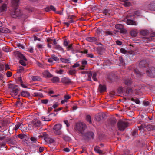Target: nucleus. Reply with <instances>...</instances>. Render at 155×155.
Returning a JSON list of instances; mask_svg holds the SVG:
<instances>
[{
  "label": "nucleus",
  "mask_w": 155,
  "mask_h": 155,
  "mask_svg": "<svg viewBox=\"0 0 155 155\" xmlns=\"http://www.w3.org/2000/svg\"><path fill=\"white\" fill-rule=\"evenodd\" d=\"M86 128V125L84 123L79 122L76 124V130L82 137L84 136V134Z\"/></svg>",
  "instance_id": "obj_1"
},
{
  "label": "nucleus",
  "mask_w": 155,
  "mask_h": 155,
  "mask_svg": "<svg viewBox=\"0 0 155 155\" xmlns=\"http://www.w3.org/2000/svg\"><path fill=\"white\" fill-rule=\"evenodd\" d=\"M11 15L12 18H16L17 17L20 18L25 19L27 17H24V15L23 14L22 11L19 8H16L11 11Z\"/></svg>",
  "instance_id": "obj_2"
},
{
  "label": "nucleus",
  "mask_w": 155,
  "mask_h": 155,
  "mask_svg": "<svg viewBox=\"0 0 155 155\" xmlns=\"http://www.w3.org/2000/svg\"><path fill=\"white\" fill-rule=\"evenodd\" d=\"M39 138H43L45 141L48 143H52L54 142V140L50 137L46 132H43L42 134L39 136Z\"/></svg>",
  "instance_id": "obj_3"
},
{
  "label": "nucleus",
  "mask_w": 155,
  "mask_h": 155,
  "mask_svg": "<svg viewBox=\"0 0 155 155\" xmlns=\"http://www.w3.org/2000/svg\"><path fill=\"white\" fill-rule=\"evenodd\" d=\"M145 73L148 76L151 78L155 77V68L151 67L147 68L145 70Z\"/></svg>",
  "instance_id": "obj_4"
},
{
  "label": "nucleus",
  "mask_w": 155,
  "mask_h": 155,
  "mask_svg": "<svg viewBox=\"0 0 155 155\" xmlns=\"http://www.w3.org/2000/svg\"><path fill=\"white\" fill-rule=\"evenodd\" d=\"M118 128L119 130L124 131L127 126V123L122 120H119L117 123Z\"/></svg>",
  "instance_id": "obj_5"
},
{
  "label": "nucleus",
  "mask_w": 155,
  "mask_h": 155,
  "mask_svg": "<svg viewBox=\"0 0 155 155\" xmlns=\"http://www.w3.org/2000/svg\"><path fill=\"white\" fill-rule=\"evenodd\" d=\"M62 127V125L60 124H57L54 127V129L55 130L54 133L56 135H60L62 134V132L60 130Z\"/></svg>",
  "instance_id": "obj_6"
},
{
  "label": "nucleus",
  "mask_w": 155,
  "mask_h": 155,
  "mask_svg": "<svg viewBox=\"0 0 155 155\" xmlns=\"http://www.w3.org/2000/svg\"><path fill=\"white\" fill-rule=\"evenodd\" d=\"M139 66L140 68L145 70L148 67V64L146 60H143L140 62Z\"/></svg>",
  "instance_id": "obj_7"
},
{
  "label": "nucleus",
  "mask_w": 155,
  "mask_h": 155,
  "mask_svg": "<svg viewBox=\"0 0 155 155\" xmlns=\"http://www.w3.org/2000/svg\"><path fill=\"white\" fill-rule=\"evenodd\" d=\"M84 135V136H83L82 137L84 140H87L91 137L92 139H93L94 134L93 132H89L87 133H85Z\"/></svg>",
  "instance_id": "obj_8"
},
{
  "label": "nucleus",
  "mask_w": 155,
  "mask_h": 155,
  "mask_svg": "<svg viewBox=\"0 0 155 155\" xmlns=\"http://www.w3.org/2000/svg\"><path fill=\"white\" fill-rule=\"evenodd\" d=\"M124 82L125 85L129 86L132 84V81L130 78L125 77L124 79Z\"/></svg>",
  "instance_id": "obj_9"
},
{
  "label": "nucleus",
  "mask_w": 155,
  "mask_h": 155,
  "mask_svg": "<svg viewBox=\"0 0 155 155\" xmlns=\"http://www.w3.org/2000/svg\"><path fill=\"white\" fill-rule=\"evenodd\" d=\"M61 81V82L66 84H69L71 83V79L68 77H64L62 78Z\"/></svg>",
  "instance_id": "obj_10"
},
{
  "label": "nucleus",
  "mask_w": 155,
  "mask_h": 155,
  "mask_svg": "<svg viewBox=\"0 0 155 155\" xmlns=\"http://www.w3.org/2000/svg\"><path fill=\"white\" fill-rule=\"evenodd\" d=\"M127 25H137V22L135 21L130 19H127L126 21Z\"/></svg>",
  "instance_id": "obj_11"
},
{
  "label": "nucleus",
  "mask_w": 155,
  "mask_h": 155,
  "mask_svg": "<svg viewBox=\"0 0 155 155\" xmlns=\"http://www.w3.org/2000/svg\"><path fill=\"white\" fill-rule=\"evenodd\" d=\"M20 0H12V6L14 8H16L19 5Z\"/></svg>",
  "instance_id": "obj_12"
},
{
  "label": "nucleus",
  "mask_w": 155,
  "mask_h": 155,
  "mask_svg": "<svg viewBox=\"0 0 155 155\" xmlns=\"http://www.w3.org/2000/svg\"><path fill=\"white\" fill-rule=\"evenodd\" d=\"M104 118L103 115L102 114H97L95 117V120L98 122L101 121Z\"/></svg>",
  "instance_id": "obj_13"
},
{
  "label": "nucleus",
  "mask_w": 155,
  "mask_h": 155,
  "mask_svg": "<svg viewBox=\"0 0 155 155\" xmlns=\"http://www.w3.org/2000/svg\"><path fill=\"white\" fill-rule=\"evenodd\" d=\"M106 90V87L105 85L100 84L99 86L98 90L100 93L105 92Z\"/></svg>",
  "instance_id": "obj_14"
},
{
  "label": "nucleus",
  "mask_w": 155,
  "mask_h": 155,
  "mask_svg": "<svg viewBox=\"0 0 155 155\" xmlns=\"http://www.w3.org/2000/svg\"><path fill=\"white\" fill-rule=\"evenodd\" d=\"M86 40L89 42H95L97 41L98 39L95 37H88L86 38Z\"/></svg>",
  "instance_id": "obj_15"
},
{
  "label": "nucleus",
  "mask_w": 155,
  "mask_h": 155,
  "mask_svg": "<svg viewBox=\"0 0 155 155\" xmlns=\"http://www.w3.org/2000/svg\"><path fill=\"white\" fill-rule=\"evenodd\" d=\"M148 8L151 10L155 11V1L152 2L148 5Z\"/></svg>",
  "instance_id": "obj_16"
},
{
  "label": "nucleus",
  "mask_w": 155,
  "mask_h": 155,
  "mask_svg": "<svg viewBox=\"0 0 155 155\" xmlns=\"http://www.w3.org/2000/svg\"><path fill=\"white\" fill-rule=\"evenodd\" d=\"M116 119L114 118H111L109 120V124L111 126H113L116 124Z\"/></svg>",
  "instance_id": "obj_17"
},
{
  "label": "nucleus",
  "mask_w": 155,
  "mask_h": 155,
  "mask_svg": "<svg viewBox=\"0 0 155 155\" xmlns=\"http://www.w3.org/2000/svg\"><path fill=\"white\" fill-rule=\"evenodd\" d=\"M33 124L35 127H40L41 123L40 120L38 119H35L33 122Z\"/></svg>",
  "instance_id": "obj_18"
},
{
  "label": "nucleus",
  "mask_w": 155,
  "mask_h": 155,
  "mask_svg": "<svg viewBox=\"0 0 155 155\" xmlns=\"http://www.w3.org/2000/svg\"><path fill=\"white\" fill-rule=\"evenodd\" d=\"M21 95L22 96L26 97H28L30 96L29 93L26 91H23L21 92Z\"/></svg>",
  "instance_id": "obj_19"
},
{
  "label": "nucleus",
  "mask_w": 155,
  "mask_h": 155,
  "mask_svg": "<svg viewBox=\"0 0 155 155\" xmlns=\"http://www.w3.org/2000/svg\"><path fill=\"white\" fill-rule=\"evenodd\" d=\"M81 64L82 66L80 68L81 70H84L85 66L87 64V62L85 59H84L81 61Z\"/></svg>",
  "instance_id": "obj_20"
},
{
  "label": "nucleus",
  "mask_w": 155,
  "mask_h": 155,
  "mask_svg": "<svg viewBox=\"0 0 155 155\" xmlns=\"http://www.w3.org/2000/svg\"><path fill=\"white\" fill-rule=\"evenodd\" d=\"M54 48L58 50L62 51L63 53L64 52V49L59 45H54Z\"/></svg>",
  "instance_id": "obj_21"
},
{
  "label": "nucleus",
  "mask_w": 155,
  "mask_h": 155,
  "mask_svg": "<svg viewBox=\"0 0 155 155\" xmlns=\"http://www.w3.org/2000/svg\"><path fill=\"white\" fill-rule=\"evenodd\" d=\"M94 150L95 152L100 154H103V151L100 149V147L97 146L95 147L94 148Z\"/></svg>",
  "instance_id": "obj_22"
},
{
  "label": "nucleus",
  "mask_w": 155,
  "mask_h": 155,
  "mask_svg": "<svg viewBox=\"0 0 155 155\" xmlns=\"http://www.w3.org/2000/svg\"><path fill=\"white\" fill-rule=\"evenodd\" d=\"M7 3L5 2V3L3 4L0 7V11L1 12L4 11L6 10L7 8Z\"/></svg>",
  "instance_id": "obj_23"
},
{
  "label": "nucleus",
  "mask_w": 155,
  "mask_h": 155,
  "mask_svg": "<svg viewBox=\"0 0 155 155\" xmlns=\"http://www.w3.org/2000/svg\"><path fill=\"white\" fill-rule=\"evenodd\" d=\"M43 74L45 77H47L48 78L51 77L52 75L47 70L45 71L43 73Z\"/></svg>",
  "instance_id": "obj_24"
},
{
  "label": "nucleus",
  "mask_w": 155,
  "mask_h": 155,
  "mask_svg": "<svg viewBox=\"0 0 155 155\" xmlns=\"http://www.w3.org/2000/svg\"><path fill=\"white\" fill-rule=\"evenodd\" d=\"M33 95L35 97H39L41 98H43L44 97V96H43L42 93L39 92L34 93Z\"/></svg>",
  "instance_id": "obj_25"
},
{
  "label": "nucleus",
  "mask_w": 155,
  "mask_h": 155,
  "mask_svg": "<svg viewBox=\"0 0 155 155\" xmlns=\"http://www.w3.org/2000/svg\"><path fill=\"white\" fill-rule=\"evenodd\" d=\"M140 34L143 36H147L149 35V31L147 30H142L140 31Z\"/></svg>",
  "instance_id": "obj_26"
},
{
  "label": "nucleus",
  "mask_w": 155,
  "mask_h": 155,
  "mask_svg": "<svg viewBox=\"0 0 155 155\" xmlns=\"http://www.w3.org/2000/svg\"><path fill=\"white\" fill-rule=\"evenodd\" d=\"M19 91V90L18 88L14 89L11 92V94L12 95H14L15 96L17 95Z\"/></svg>",
  "instance_id": "obj_27"
},
{
  "label": "nucleus",
  "mask_w": 155,
  "mask_h": 155,
  "mask_svg": "<svg viewBox=\"0 0 155 155\" xmlns=\"http://www.w3.org/2000/svg\"><path fill=\"white\" fill-rule=\"evenodd\" d=\"M115 28L117 29L121 30L124 28V26L121 24H117L115 26Z\"/></svg>",
  "instance_id": "obj_28"
},
{
  "label": "nucleus",
  "mask_w": 155,
  "mask_h": 155,
  "mask_svg": "<svg viewBox=\"0 0 155 155\" xmlns=\"http://www.w3.org/2000/svg\"><path fill=\"white\" fill-rule=\"evenodd\" d=\"M147 128L149 130H155V127L151 125H148L147 126Z\"/></svg>",
  "instance_id": "obj_29"
},
{
  "label": "nucleus",
  "mask_w": 155,
  "mask_h": 155,
  "mask_svg": "<svg viewBox=\"0 0 155 155\" xmlns=\"http://www.w3.org/2000/svg\"><path fill=\"white\" fill-rule=\"evenodd\" d=\"M138 130L135 129L132 132L131 134L133 137H136L138 135Z\"/></svg>",
  "instance_id": "obj_30"
},
{
  "label": "nucleus",
  "mask_w": 155,
  "mask_h": 155,
  "mask_svg": "<svg viewBox=\"0 0 155 155\" xmlns=\"http://www.w3.org/2000/svg\"><path fill=\"white\" fill-rule=\"evenodd\" d=\"M7 146L5 143H0V150H3V148H6Z\"/></svg>",
  "instance_id": "obj_31"
},
{
  "label": "nucleus",
  "mask_w": 155,
  "mask_h": 155,
  "mask_svg": "<svg viewBox=\"0 0 155 155\" xmlns=\"http://www.w3.org/2000/svg\"><path fill=\"white\" fill-rule=\"evenodd\" d=\"M134 72L136 74L138 75H143V74L145 73V72H142L139 71L137 69H135L134 70Z\"/></svg>",
  "instance_id": "obj_32"
},
{
  "label": "nucleus",
  "mask_w": 155,
  "mask_h": 155,
  "mask_svg": "<svg viewBox=\"0 0 155 155\" xmlns=\"http://www.w3.org/2000/svg\"><path fill=\"white\" fill-rule=\"evenodd\" d=\"M32 80L35 81H39L41 80V78L38 76H33L32 77Z\"/></svg>",
  "instance_id": "obj_33"
},
{
  "label": "nucleus",
  "mask_w": 155,
  "mask_h": 155,
  "mask_svg": "<svg viewBox=\"0 0 155 155\" xmlns=\"http://www.w3.org/2000/svg\"><path fill=\"white\" fill-rule=\"evenodd\" d=\"M60 60L63 63H70V62H69L70 60L69 58L65 59L64 58H60Z\"/></svg>",
  "instance_id": "obj_34"
},
{
  "label": "nucleus",
  "mask_w": 155,
  "mask_h": 155,
  "mask_svg": "<svg viewBox=\"0 0 155 155\" xmlns=\"http://www.w3.org/2000/svg\"><path fill=\"white\" fill-rule=\"evenodd\" d=\"M86 120L89 123H91V117L90 115H88L86 116Z\"/></svg>",
  "instance_id": "obj_35"
},
{
  "label": "nucleus",
  "mask_w": 155,
  "mask_h": 155,
  "mask_svg": "<svg viewBox=\"0 0 155 155\" xmlns=\"http://www.w3.org/2000/svg\"><path fill=\"white\" fill-rule=\"evenodd\" d=\"M119 61H120V64L121 65H124L125 64L124 61L122 57L120 56L119 58Z\"/></svg>",
  "instance_id": "obj_36"
},
{
  "label": "nucleus",
  "mask_w": 155,
  "mask_h": 155,
  "mask_svg": "<svg viewBox=\"0 0 155 155\" xmlns=\"http://www.w3.org/2000/svg\"><path fill=\"white\" fill-rule=\"evenodd\" d=\"M24 70V68L23 66H20L19 67L17 70V72L18 73H21Z\"/></svg>",
  "instance_id": "obj_37"
},
{
  "label": "nucleus",
  "mask_w": 155,
  "mask_h": 155,
  "mask_svg": "<svg viewBox=\"0 0 155 155\" xmlns=\"http://www.w3.org/2000/svg\"><path fill=\"white\" fill-rule=\"evenodd\" d=\"M59 80V78L57 77H54L51 79V81L54 83L58 82Z\"/></svg>",
  "instance_id": "obj_38"
},
{
  "label": "nucleus",
  "mask_w": 155,
  "mask_h": 155,
  "mask_svg": "<svg viewBox=\"0 0 155 155\" xmlns=\"http://www.w3.org/2000/svg\"><path fill=\"white\" fill-rule=\"evenodd\" d=\"M41 119L42 120L45 121H49L51 120L50 118H49L48 117H45L44 116H42Z\"/></svg>",
  "instance_id": "obj_39"
},
{
  "label": "nucleus",
  "mask_w": 155,
  "mask_h": 155,
  "mask_svg": "<svg viewBox=\"0 0 155 155\" xmlns=\"http://www.w3.org/2000/svg\"><path fill=\"white\" fill-rule=\"evenodd\" d=\"M26 9L29 12H32L33 11V8L29 6H27L26 7Z\"/></svg>",
  "instance_id": "obj_40"
},
{
  "label": "nucleus",
  "mask_w": 155,
  "mask_h": 155,
  "mask_svg": "<svg viewBox=\"0 0 155 155\" xmlns=\"http://www.w3.org/2000/svg\"><path fill=\"white\" fill-rule=\"evenodd\" d=\"M130 34L131 36L135 37L137 35V32L136 31L132 30L130 32Z\"/></svg>",
  "instance_id": "obj_41"
},
{
  "label": "nucleus",
  "mask_w": 155,
  "mask_h": 155,
  "mask_svg": "<svg viewBox=\"0 0 155 155\" xmlns=\"http://www.w3.org/2000/svg\"><path fill=\"white\" fill-rule=\"evenodd\" d=\"M51 58L55 61H58L59 60V58L54 54L51 55Z\"/></svg>",
  "instance_id": "obj_42"
},
{
  "label": "nucleus",
  "mask_w": 155,
  "mask_h": 155,
  "mask_svg": "<svg viewBox=\"0 0 155 155\" xmlns=\"http://www.w3.org/2000/svg\"><path fill=\"white\" fill-rule=\"evenodd\" d=\"M21 124V123H18L16 124L14 128L15 130H17L19 128Z\"/></svg>",
  "instance_id": "obj_43"
},
{
  "label": "nucleus",
  "mask_w": 155,
  "mask_h": 155,
  "mask_svg": "<svg viewBox=\"0 0 155 155\" xmlns=\"http://www.w3.org/2000/svg\"><path fill=\"white\" fill-rule=\"evenodd\" d=\"M9 30L5 28H2L1 33H7L8 32Z\"/></svg>",
  "instance_id": "obj_44"
},
{
  "label": "nucleus",
  "mask_w": 155,
  "mask_h": 155,
  "mask_svg": "<svg viewBox=\"0 0 155 155\" xmlns=\"http://www.w3.org/2000/svg\"><path fill=\"white\" fill-rule=\"evenodd\" d=\"M131 100L132 101L134 102L136 104H139L140 103V101L138 99H134L131 98Z\"/></svg>",
  "instance_id": "obj_45"
},
{
  "label": "nucleus",
  "mask_w": 155,
  "mask_h": 155,
  "mask_svg": "<svg viewBox=\"0 0 155 155\" xmlns=\"http://www.w3.org/2000/svg\"><path fill=\"white\" fill-rule=\"evenodd\" d=\"M97 75V74L96 72L94 73L93 74L92 78L93 79V80L95 81H97V79L96 78Z\"/></svg>",
  "instance_id": "obj_46"
},
{
  "label": "nucleus",
  "mask_w": 155,
  "mask_h": 155,
  "mask_svg": "<svg viewBox=\"0 0 155 155\" xmlns=\"http://www.w3.org/2000/svg\"><path fill=\"white\" fill-rule=\"evenodd\" d=\"M66 49L68 51L73 50L72 44H71L67 46Z\"/></svg>",
  "instance_id": "obj_47"
},
{
  "label": "nucleus",
  "mask_w": 155,
  "mask_h": 155,
  "mask_svg": "<svg viewBox=\"0 0 155 155\" xmlns=\"http://www.w3.org/2000/svg\"><path fill=\"white\" fill-rule=\"evenodd\" d=\"M25 136V134H20L18 135V137L21 139L24 138Z\"/></svg>",
  "instance_id": "obj_48"
},
{
  "label": "nucleus",
  "mask_w": 155,
  "mask_h": 155,
  "mask_svg": "<svg viewBox=\"0 0 155 155\" xmlns=\"http://www.w3.org/2000/svg\"><path fill=\"white\" fill-rule=\"evenodd\" d=\"M76 71L75 70H70L69 71V73L70 75H73L75 74Z\"/></svg>",
  "instance_id": "obj_49"
},
{
  "label": "nucleus",
  "mask_w": 155,
  "mask_h": 155,
  "mask_svg": "<svg viewBox=\"0 0 155 155\" xmlns=\"http://www.w3.org/2000/svg\"><path fill=\"white\" fill-rule=\"evenodd\" d=\"M37 46L40 51H41L43 48L42 45L41 44H37Z\"/></svg>",
  "instance_id": "obj_50"
},
{
  "label": "nucleus",
  "mask_w": 155,
  "mask_h": 155,
  "mask_svg": "<svg viewBox=\"0 0 155 155\" xmlns=\"http://www.w3.org/2000/svg\"><path fill=\"white\" fill-rule=\"evenodd\" d=\"M118 91L120 94L123 93L124 91V88L122 87L119 88L118 89Z\"/></svg>",
  "instance_id": "obj_51"
},
{
  "label": "nucleus",
  "mask_w": 155,
  "mask_h": 155,
  "mask_svg": "<svg viewBox=\"0 0 155 155\" xmlns=\"http://www.w3.org/2000/svg\"><path fill=\"white\" fill-rule=\"evenodd\" d=\"M48 101L47 99L41 100V102L42 103L46 104L48 103Z\"/></svg>",
  "instance_id": "obj_52"
},
{
  "label": "nucleus",
  "mask_w": 155,
  "mask_h": 155,
  "mask_svg": "<svg viewBox=\"0 0 155 155\" xmlns=\"http://www.w3.org/2000/svg\"><path fill=\"white\" fill-rule=\"evenodd\" d=\"M134 14L137 16H140V12L139 11H136L134 12Z\"/></svg>",
  "instance_id": "obj_53"
},
{
  "label": "nucleus",
  "mask_w": 155,
  "mask_h": 155,
  "mask_svg": "<svg viewBox=\"0 0 155 155\" xmlns=\"http://www.w3.org/2000/svg\"><path fill=\"white\" fill-rule=\"evenodd\" d=\"M20 63L22 65L24 66H25L26 65V64L24 61L22 60H21L19 61Z\"/></svg>",
  "instance_id": "obj_54"
},
{
  "label": "nucleus",
  "mask_w": 155,
  "mask_h": 155,
  "mask_svg": "<svg viewBox=\"0 0 155 155\" xmlns=\"http://www.w3.org/2000/svg\"><path fill=\"white\" fill-rule=\"evenodd\" d=\"M34 49L32 47H30L28 48V51L31 53H33L34 52L33 51Z\"/></svg>",
  "instance_id": "obj_55"
},
{
  "label": "nucleus",
  "mask_w": 155,
  "mask_h": 155,
  "mask_svg": "<svg viewBox=\"0 0 155 155\" xmlns=\"http://www.w3.org/2000/svg\"><path fill=\"white\" fill-rule=\"evenodd\" d=\"M53 40L51 39V38H48L47 39V41L48 43L49 44H52V42L53 41Z\"/></svg>",
  "instance_id": "obj_56"
},
{
  "label": "nucleus",
  "mask_w": 155,
  "mask_h": 155,
  "mask_svg": "<svg viewBox=\"0 0 155 155\" xmlns=\"http://www.w3.org/2000/svg\"><path fill=\"white\" fill-rule=\"evenodd\" d=\"M126 92L127 94L130 93L131 92H132V89L130 88H128L126 89Z\"/></svg>",
  "instance_id": "obj_57"
},
{
  "label": "nucleus",
  "mask_w": 155,
  "mask_h": 155,
  "mask_svg": "<svg viewBox=\"0 0 155 155\" xmlns=\"http://www.w3.org/2000/svg\"><path fill=\"white\" fill-rule=\"evenodd\" d=\"M31 140L34 142H35L37 141V138L35 137H31L30 138Z\"/></svg>",
  "instance_id": "obj_58"
},
{
  "label": "nucleus",
  "mask_w": 155,
  "mask_h": 155,
  "mask_svg": "<svg viewBox=\"0 0 155 155\" xmlns=\"http://www.w3.org/2000/svg\"><path fill=\"white\" fill-rule=\"evenodd\" d=\"M63 70L62 69H60L59 70H57L56 71V72L58 74H63Z\"/></svg>",
  "instance_id": "obj_59"
},
{
  "label": "nucleus",
  "mask_w": 155,
  "mask_h": 155,
  "mask_svg": "<svg viewBox=\"0 0 155 155\" xmlns=\"http://www.w3.org/2000/svg\"><path fill=\"white\" fill-rule=\"evenodd\" d=\"M120 52L123 54H125L127 52V51L124 48H121L120 50Z\"/></svg>",
  "instance_id": "obj_60"
},
{
  "label": "nucleus",
  "mask_w": 155,
  "mask_h": 155,
  "mask_svg": "<svg viewBox=\"0 0 155 155\" xmlns=\"http://www.w3.org/2000/svg\"><path fill=\"white\" fill-rule=\"evenodd\" d=\"M4 65L2 64H0V71H2L4 69Z\"/></svg>",
  "instance_id": "obj_61"
},
{
  "label": "nucleus",
  "mask_w": 155,
  "mask_h": 155,
  "mask_svg": "<svg viewBox=\"0 0 155 155\" xmlns=\"http://www.w3.org/2000/svg\"><path fill=\"white\" fill-rule=\"evenodd\" d=\"M7 76L8 77H11L12 75V73L10 71H8L6 74Z\"/></svg>",
  "instance_id": "obj_62"
},
{
  "label": "nucleus",
  "mask_w": 155,
  "mask_h": 155,
  "mask_svg": "<svg viewBox=\"0 0 155 155\" xmlns=\"http://www.w3.org/2000/svg\"><path fill=\"white\" fill-rule=\"evenodd\" d=\"M68 42L66 40L64 41L63 45H64L65 47H67L68 45Z\"/></svg>",
  "instance_id": "obj_63"
},
{
  "label": "nucleus",
  "mask_w": 155,
  "mask_h": 155,
  "mask_svg": "<svg viewBox=\"0 0 155 155\" xmlns=\"http://www.w3.org/2000/svg\"><path fill=\"white\" fill-rule=\"evenodd\" d=\"M50 10L55 12L56 9L54 6L53 5L50 6Z\"/></svg>",
  "instance_id": "obj_64"
}]
</instances>
